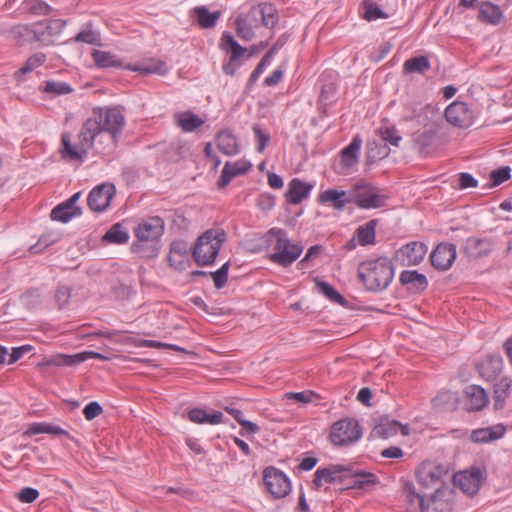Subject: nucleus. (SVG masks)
Instances as JSON below:
<instances>
[{
  "label": "nucleus",
  "mask_w": 512,
  "mask_h": 512,
  "mask_svg": "<svg viewBox=\"0 0 512 512\" xmlns=\"http://www.w3.org/2000/svg\"><path fill=\"white\" fill-rule=\"evenodd\" d=\"M124 126L123 108L119 106L94 108L92 115L83 123L75 145H72L68 133L62 134L63 158L82 161L92 148L95 138L101 133L109 134L113 146L116 147Z\"/></svg>",
  "instance_id": "obj_1"
},
{
  "label": "nucleus",
  "mask_w": 512,
  "mask_h": 512,
  "mask_svg": "<svg viewBox=\"0 0 512 512\" xmlns=\"http://www.w3.org/2000/svg\"><path fill=\"white\" fill-rule=\"evenodd\" d=\"M165 231L164 220L159 216L148 217L134 228L136 240L131 251L141 258H154L160 251V239Z\"/></svg>",
  "instance_id": "obj_2"
},
{
  "label": "nucleus",
  "mask_w": 512,
  "mask_h": 512,
  "mask_svg": "<svg viewBox=\"0 0 512 512\" xmlns=\"http://www.w3.org/2000/svg\"><path fill=\"white\" fill-rule=\"evenodd\" d=\"M393 276L392 263L386 257L364 261L358 267V277L368 291L377 292L386 289Z\"/></svg>",
  "instance_id": "obj_3"
},
{
  "label": "nucleus",
  "mask_w": 512,
  "mask_h": 512,
  "mask_svg": "<svg viewBox=\"0 0 512 512\" xmlns=\"http://www.w3.org/2000/svg\"><path fill=\"white\" fill-rule=\"evenodd\" d=\"M265 240L273 250L269 260L282 267H288L294 263L303 251V246L291 243L287 232L280 228L270 229L265 235Z\"/></svg>",
  "instance_id": "obj_4"
},
{
  "label": "nucleus",
  "mask_w": 512,
  "mask_h": 512,
  "mask_svg": "<svg viewBox=\"0 0 512 512\" xmlns=\"http://www.w3.org/2000/svg\"><path fill=\"white\" fill-rule=\"evenodd\" d=\"M226 239L227 235L223 228H211L202 233L192 250L193 259L197 265H212Z\"/></svg>",
  "instance_id": "obj_5"
},
{
  "label": "nucleus",
  "mask_w": 512,
  "mask_h": 512,
  "mask_svg": "<svg viewBox=\"0 0 512 512\" xmlns=\"http://www.w3.org/2000/svg\"><path fill=\"white\" fill-rule=\"evenodd\" d=\"M388 197L379 193L376 187L369 184H357L350 194L349 202L362 209H376L386 205Z\"/></svg>",
  "instance_id": "obj_6"
},
{
  "label": "nucleus",
  "mask_w": 512,
  "mask_h": 512,
  "mask_svg": "<svg viewBox=\"0 0 512 512\" xmlns=\"http://www.w3.org/2000/svg\"><path fill=\"white\" fill-rule=\"evenodd\" d=\"M448 474V466L434 461H424L416 471V478L423 488L436 490L437 487H446L443 485V478Z\"/></svg>",
  "instance_id": "obj_7"
},
{
  "label": "nucleus",
  "mask_w": 512,
  "mask_h": 512,
  "mask_svg": "<svg viewBox=\"0 0 512 512\" xmlns=\"http://www.w3.org/2000/svg\"><path fill=\"white\" fill-rule=\"evenodd\" d=\"M361 435L358 422L352 418H344L331 426L329 437L335 446H346L357 442Z\"/></svg>",
  "instance_id": "obj_8"
},
{
  "label": "nucleus",
  "mask_w": 512,
  "mask_h": 512,
  "mask_svg": "<svg viewBox=\"0 0 512 512\" xmlns=\"http://www.w3.org/2000/svg\"><path fill=\"white\" fill-rule=\"evenodd\" d=\"M220 47L229 54L228 61L223 64V71L227 75L234 76L236 70L243 64L247 49L239 45L227 32L222 35Z\"/></svg>",
  "instance_id": "obj_9"
},
{
  "label": "nucleus",
  "mask_w": 512,
  "mask_h": 512,
  "mask_svg": "<svg viewBox=\"0 0 512 512\" xmlns=\"http://www.w3.org/2000/svg\"><path fill=\"white\" fill-rule=\"evenodd\" d=\"M263 480L268 492L274 498H283L291 490V484L287 476L275 467L270 466L264 470Z\"/></svg>",
  "instance_id": "obj_10"
},
{
  "label": "nucleus",
  "mask_w": 512,
  "mask_h": 512,
  "mask_svg": "<svg viewBox=\"0 0 512 512\" xmlns=\"http://www.w3.org/2000/svg\"><path fill=\"white\" fill-rule=\"evenodd\" d=\"M483 473L479 468H471L470 470L461 471L453 475V483L463 493L474 496L478 493Z\"/></svg>",
  "instance_id": "obj_11"
},
{
  "label": "nucleus",
  "mask_w": 512,
  "mask_h": 512,
  "mask_svg": "<svg viewBox=\"0 0 512 512\" xmlns=\"http://www.w3.org/2000/svg\"><path fill=\"white\" fill-rule=\"evenodd\" d=\"M351 467L335 464L329 465L325 468H320L315 472L313 485L316 489H319L323 482L324 483H342L348 479V473H350Z\"/></svg>",
  "instance_id": "obj_12"
},
{
  "label": "nucleus",
  "mask_w": 512,
  "mask_h": 512,
  "mask_svg": "<svg viewBox=\"0 0 512 512\" xmlns=\"http://www.w3.org/2000/svg\"><path fill=\"white\" fill-rule=\"evenodd\" d=\"M445 118L451 125L465 129L473 124L474 117L466 103L454 101L445 109Z\"/></svg>",
  "instance_id": "obj_13"
},
{
  "label": "nucleus",
  "mask_w": 512,
  "mask_h": 512,
  "mask_svg": "<svg viewBox=\"0 0 512 512\" xmlns=\"http://www.w3.org/2000/svg\"><path fill=\"white\" fill-rule=\"evenodd\" d=\"M116 193L113 184H101L96 186L88 195L87 203L94 212H103L110 205L111 199Z\"/></svg>",
  "instance_id": "obj_14"
},
{
  "label": "nucleus",
  "mask_w": 512,
  "mask_h": 512,
  "mask_svg": "<svg viewBox=\"0 0 512 512\" xmlns=\"http://www.w3.org/2000/svg\"><path fill=\"white\" fill-rule=\"evenodd\" d=\"M456 259V246L450 243H440L432 251L430 262L439 271L448 270Z\"/></svg>",
  "instance_id": "obj_15"
},
{
  "label": "nucleus",
  "mask_w": 512,
  "mask_h": 512,
  "mask_svg": "<svg viewBox=\"0 0 512 512\" xmlns=\"http://www.w3.org/2000/svg\"><path fill=\"white\" fill-rule=\"evenodd\" d=\"M427 247L422 242H410L401 247L396 252V258L399 259L404 266H413L419 264L425 257Z\"/></svg>",
  "instance_id": "obj_16"
},
{
  "label": "nucleus",
  "mask_w": 512,
  "mask_h": 512,
  "mask_svg": "<svg viewBox=\"0 0 512 512\" xmlns=\"http://www.w3.org/2000/svg\"><path fill=\"white\" fill-rule=\"evenodd\" d=\"M493 241L488 238L469 237L463 245V253L471 258L478 259L487 256L493 249Z\"/></svg>",
  "instance_id": "obj_17"
},
{
  "label": "nucleus",
  "mask_w": 512,
  "mask_h": 512,
  "mask_svg": "<svg viewBox=\"0 0 512 512\" xmlns=\"http://www.w3.org/2000/svg\"><path fill=\"white\" fill-rule=\"evenodd\" d=\"M251 21L257 22L261 18L262 24L267 28H273L279 20L276 8L272 4L263 3L252 7L247 14Z\"/></svg>",
  "instance_id": "obj_18"
},
{
  "label": "nucleus",
  "mask_w": 512,
  "mask_h": 512,
  "mask_svg": "<svg viewBox=\"0 0 512 512\" xmlns=\"http://www.w3.org/2000/svg\"><path fill=\"white\" fill-rule=\"evenodd\" d=\"M89 358H98L102 360L108 359L106 356L92 351H86L82 353H78L73 356L69 355H58L54 358H51L45 362H42L39 364V366H73L75 364H79L81 362H84L85 360Z\"/></svg>",
  "instance_id": "obj_19"
},
{
  "label": "nucleus",
  "mask_w": 512,
  "mask_h": 512,
  "mask_svg": "<svg viewBox=\"0 0 512 512\" xmlns=\"http://www.w3.org/2000/svg\"><path fill=\"white\" fill-rule=\"evenodd\" d=\"M434 512H451L453 509V490L446 487H437L428 500Z\"/></svg>",
  "instance_id": "obj_20"
},
{
  "label": "nucleus",
  "mask_w": 512,
  "mask_h": 512,
  "mask_svg": "<svg viewBox=\"0 0 512 512\" xmlns=\"http://www.w3.org/2000/svg\"><path fill=\"white\" fill-rule=\"evenodd\" d=\"M251 169L250 162L246 160H238L235 162H226L222 170L221 176L217 182L220 189L229 185L231 180L238 176L247 173Z\"/></svg>",
  "instance_id": "obj_21"
},
{
  "label": "nucleus",
  "mask_w": 512,
  "mask_h": 512,
  "mask_svg": "<svg viewBox=\"0 0 512 512\" xmlns=\"http://www.w3.org/2000/svg\"><path fill=\"white\" fill-rule=\"evenodd\" d=\"M313 185L300 180L299 178H293L288 184V190L285 193L287 203L297 205L306 199Z\"/></svg>",
  "instance_id": "obj_22"
},
{
  "label": "nucleus",
  "mask_w": 512,
  "mask_h": 512,
  "mask_svg": "<svg viewBox=\"0 0 512 512\" xmlns=\"http://www.w3.org/2000/svg\"><path fill=\"white\" fill-rule=\"evenodd\" d=\"M502 368L503 360L498 354L488 355L477 365L480 376L488 381L496 379Z\"/></svg>",
  "instance_id": "obj_23"
},
{
  "label": "nucleus",
  "mask_w": 512,
  "mask_h": 512,
  "mask_svg": "<svg viewBox=\"0 0 512 512\" xmlns=\"http://www.w3.org/2000/svg\"><path fill=\"white\" fill-rule=\"evenodd\" d=\"M405 492L410 512H428L430 504H428L424 492H417L411 483H406Z\"/></svg>",
  "instance_id": "obj_24"
},
{
  "label": "nucleus",
  "mask_w": 512,
  "mask_h": 512,
  "mask_svg": "<svg viewBox=\"0 0 512 512\" xmlns=\"http://www.w3.org/2000/svg\"><path fill=\"white\" fill-rule=\"evenodd\" d=\"M399 431H401L403 435L408 434L407 427L402 426L398 421L381 419L372 429L371 435L377 438L387 439L395 436Z\"/></svg>",
  "instance_id": "obj_25"
},
{
  "label": "nucleus",
  "mask_w": 512,
  "mask_h": 512,
  "mask_svg": "<svg viewBox=\"0 0 512 512\" xmlns=\"http://www.w3.org/2000/svg\"><path fill=\"white\" fill-rule=\"evenodd\" d=\"M467 409L470 411L482 410L488 404V396L485 390L478 385H470L465 389Z\"/></svg>",
  "instance_id": "obj_26"
},
{
  "label": "nucleus",
  "mask_w": 512,
  "mask_h": 512,
  "mask_svg": "<svg viewBox=\"0 0 512 512\" xmlns=\"http://www.w3.org/2000/svg\"><path fill=\"white\" fill-rule=\"evenodd\" d=\"M215 141L219 151L225 155H236L240 151L238 140L230 130L220 131L216 135Z\"/></svg>",
  "instance_id": "obj_27"
},
{
  "label": "nucleus",
  "mask_w": 512,
  "mask_h": 512,
  "mask_svg": "<svg viewBox=\"0 0 512 512\" xmlns=\"http://www.w3.org/2000/svg\"><path fill=\"white\" fill-rule=\"evenodd\" d=\"M505 427L501 424L486 428H479L471 433V440L474 443H488L500 439L505 434Z\"/></svg>",
  "instance_id": "obj_28"
},
{
  "label": "nucleus",
  "mask_w": 512,
  "mask_h": 512,
  "mask_svg": "<svg viewBox=\"0 0 512 512\" xmlns=\"http://www.w3.org/2000/svg\"><path fill=\"white\" fill-rule=\"evenodd\" d=\"M348 479H351L350 487L356 489L369 490L379 483L377 476L373 473L351 469L348 473Z\"/></svg>",
  "instance_id": "obj_29"
},
{
  "label": "nucleus",
  "mask_w": 512,
  "mask_h": 512,
  "mask_svg": "<svg viewBox=\"0 0 512 512\" xmlns=\"http://www.w3.org/2000/svg\"><path fill=\"white\" fill-rule=\"evenodd\" d=\"M400 282L408 285L415 292L424 291L428 286L427 278L424 274L417 271L405 270L400 274Z\"/></svg>",
  "instance_id": "obj_30"
},
{
  "label": "nucleus",
  "mask_w": 512,
  "mask_h": 512,
  "mask_svg": "<svg viewBox=\"0 0 512 512\" xmlns=\"http://www.w3.org/2000/svg\"><path fill=\"white\" fill-rule=\"evenodd\" d=\"M362 140L357 135L352 142L341 152V162L344 167H353L358 162V154L361 148Z\"/></svg>",
  "instance_id": "obj_31"
},
{
  "label": "nucleus",
  "mask_w": 512,
  "mask_h": 512,
  "mask_svg": "<svg viewBox=\"0 0 512 512\" xmlns=\"http://www.w3.org/2000/svg\"><path fill=\"white\" fill-rule=\"evenodd\" d=\"M503 17L502 11L498 5L490 2H484L480 6L479 19L491 25H498Z\"/></svg>",
  "instance_id": "obj_32"
},
{
  "label": "nucleus",
  "mask_w": 512,
  "mask_h": 512,
  "mask_svg": "<svg viewBox=\"0 0 512 512\" xmlns=\"http://www.w3.org/2000/svg\"><path fill=\"white\" fill-rule=\"evenodd\" d=\"M431 68L430 60L425 55H420L407 59L403 64L404 74H424Z\"/></svg>",
  "instance_id": "obj_33"
},
{
  "label": "nucleus",
  "mask_w": 512,
  "mask_h": 512,
  "mask_svg": "<svg viewBox=\"0 0 512 512\" xmlns=\"http://www.w3.org/2000/svg\"><path fill=\"white\" fill-rule=\"evenodd\" d=\"M512 381L508 377H503L494 387V409L500 410L505 406L506 399L509 396Z\"/></svg>",
  "instance_id": "obj_34"
},
{
  "label": "nucleus",
  "mask_w": 512,
  "mask_h": 512,
  "mask_svg": "<svg viewBox=\"0 0 512 512\" xmlns=\"http://www.w3.org/2000/svg\"><path fill=\"white\" fill-rule=\"evenodd\" d=\"M345 195L346 192L343 190L327 189L319 194L318 202L321 204L330 202L336 210H343L346 204V200L344 199Z\"/></svg>",
  "instance_id": "obj_35"
},
{
  "label": "nucleus",
  "mask_w": 512,
  "mask_h": 512,
  "mask_svg": "<svg viewBox=\"0 0 512 512\" xmlns=\"http://www.w3.org/2000/svg\"><path fill=\"white\" fill-rule=\"evenodd\" d=\"M188 418L194 423H209L215 425L222 422L223 414L220 411H215L213 414H208L202 409L194 408L189 411Z\"/></svg>",
  "instance_id": "obj_36"
},
{
  "label": "nucleus",
  "mask_w": 512,
  "mask_h": 512,
  "mask_svg": "<svg viewBox=\"0 0 512 512\" xmlns=\"http://www.w3.org/2000/svg\"><path fill=\"white\" fill-rule=\"evenodd\" d=\"M127 68L131 71L139 72L142 74H165L167 71L164 62L159 60H149L146 62L128 65Z\"/></svg>",
  "instance_id": "obj_37"
},
{
  "label": "nucleus",
  "mask_w": 512,
  "mask_h": 512,
  "mask_svg": "<svg viewBox=\"0 0 512 512\" xmlns=\"http://www.w3.org/2000/svg\"><path fill=\"white\" fill-rule=\"evenodd\" d=\"M41 433H47V434H53V435H65L68 438L72 439V437L69 435V433L60 428L59 426L40 422V423H33L29 426V428L26 430L25 435L32 436L37 435Z\"/></svg>",
  "instance_id": "obj_38"
},
{
  "label": "nucleus",
  "mask_w": 512,
  "mask_h": 512,
  "mask_svg": "<svg viewBox=\"0 0 512 512\" xmlns=\"http://www.w3.org/2000/svg\"><path fill=\"white\" fill-rule=\"evenodd\" d=\"M377 223L378 221L376 219H372L357 228L356 236L360 245L366 246L375 243V230Z\"/></svg>",
  "instance_id": "obj_39"
},
{
  "label": "nucleus",
  "mask_w": 512,
  "mask_h": 512,
  "mask_svg": "<svg viewBox=\"0 0 512 512\" xmlns=\"http://www.w3.org/2000/svg\"><path fill=\"white\" fill-rule=\"evenodd\" d=\"M177 124L185 132H192L203 125L204 121L191 111L182 112L176 115Z\"/></svg>",
  "instance_id": "obj_40"
},
{
  "label": "nucleus",
  "mask_w": 512,
  "mask_h": 512,
  "mask_svg": "<svg viewBox=\"0 0 512 512\" xmlns=\"http://www.w3.org/2000/svg\"><path fill=\"white\" fill-rule=\"evenodd\" d=\"M103 241L114 244H125L129 241V233L121 223H116L103 236Z\"/></svg>",
  "instance_id": "obj_41"
},
{
  "label": "nucleus",
  "mask_w": 512,
  "mask_h": 512,
  "mask_svg": "<svg viewBox=\"0 0 512 512\" xmlns=\"http://www.w3.org/2000/svg\"><path fill=\"white\" fill-rule=\"evenodd\" d=\"M81 209H73L65 202L52 209L50 217L53 221L67 223L74 216L80 215Z\"/></svg>",
  "instance_id": "obj_42"
},
{
  "label": "nucleus",
  "mask_w": 512,
  "mask_h": 512,
  "mask_svg": "<svg viewBox=\"0 0 512 512\" xmlns=\"http://www.w3.org/2000/svg\"><path fill=\"white\" fill-rule=\"evenodd\" d=\"M45 61H46V55L43 53H36V54L32 55L31 57H29L27 59L25 64L15 72V74H14L15 79L17 81H22L24 75L32 72L39 66L43 65Z\"/></svg>",
  "instance_id": "obj_43"
},
{
  "label": "nucleus",
  "mask_w": 512,
  "mask_h": 512,
  "mask_svg": "<svg viewBox=\"0 0 512 512\" xmlns=\"http://www.w3.org/2000/svg\"><path fill=\"white\" fill-rule=\"evenodd\" d=\"M194 13L197 15L198 23L202 28H213L221 16L220 11L210 13L205 6L194 8Z\"/></svg>",
  "instance_id": "obj_44"
},
{
  "label": "nucleus",
  "mask_w": 512,
  "mask_h": 512,
  "mask_svg": "<svg viewBox=\"0 0 512 512\" xmlns=\"http://www.w3.org/2000/svg\"><path fill=\"white\" fill-rule=\"evenodd\" d=\"M188 253L187 243L184 241H174L171 244L170 253L168 255V261L171 266L177 267Z\"/></svg>",
  "instance_id": "obj_45"
},
{
  "label": "nucleus",
  "mask_w": 512,
  "mask_h": 512,
  "mask_svg": "<svg viewBox=\"0 0 512 512\" xmlns=\"http://www.w3.org/2000/svg\"><path fill=\"white\" fill-rule=\"evenodd\" d=\"M93 60L99 68L119 67L121 62L110 52L94 50L92 53Z\"/></svg>",
  "instance_id": "obj_46"
},
{
  "label": "nucleus",
  "mask_w": 512,
  "mask_h": 512,
  "mask_svg": "<svg viewBox=\"0 0 512 512\" xmlns=\"http://www.w3.org/2000/svg\"><path fill=\"white\" fill-rule=\"evenodd\" d=\"M435 131H424L414 138V145L420 153H428L434 146Z\"/></svg>",
  "instance_id": "obj_47"
},
{
  "label": "nucleus",
  "mask_w": 512,
  "mask_h": 512,
  "mask_svg": "<svg viewBox=\"0 0 512 512\" xmlns=\"http://www.w3.org/2000/svg\"><path fill=\"white\" fill-rule=\"evenodd\" d=\"M458 403V396L456 393L444 391L440 392L434 399L433 404L443 410L454 409Z\"/></svg>",
  "instance_id": "obj_48"
},
{
  "label": "nucleus",
  "mask_w": 512,
  "mask_h": 512,
  "mask_svg": "<svg viewBox=\"0 0 512 512\" xmlns=\"http://www.w3.org/2000/svg\"><path fill=\"white\" fill-rule=\"evenodd\" d=\"M362 6L364 9L363 18L366 21H373L380 18H388V14H386L376 3L371 0H364L362 2Z\"/></svg>",
  "instance_id": "obj_49"
},
{
  "label": "nucleus",
  "mask_w": 512,
  "mask_h": 512,
  "mask_svg": "<svg viewBox=\"0 0 512 512\" xmlns=\"http://www.w3.org/2000/svg\"><path fill=\"white\" fill-rule=\"evenodd\" d=\"M316 284L319 291L332 302L338 303L341 306H345L347 304V300L327 282L316 281Z\"/></svg>",
  "instance_id": "obj_50"
},
{
  "label": "nucleus",
  "mask_w": 512,
  "mask_h": 512,
  "mask_svg": "<svg viewBox=\"0 0 512 512\" xmlns=\"http://www.w3.org/2000/svg\"><path fill=\"white\" fill-rule=\"evenodd\" d=\"M91 23L87 25V28L80 31L75 37V42H82L91 45H100V34L91 28Z\"/></svg>",
  "instance_id": "obj_51"
},
{
  "label": "nucleus",
  "mask_w": 512,
  "mask_h": 512,
  "mask_svg": "<svg viewBox=\"0 0 512 512\" xmlns=\"http://www.w3.org/2000/svg\"><path fill=\"white\" fill-rule=\"evenodd\" d=\"M25 9L32 15H48L52 8L42 0H25Z\"/></svg>",
  "instance_id": "obj_52"
},
{
  "label": "nucleus",
  "mask_w": 512,
  "mask_h": 512,
  "mask_svg": "<svg viewBox=\"0 0 512 512\" xmlns=\"http://www.w3.org/2000/svg\"><path fill=\"white\" fill-rule=\"evenodd\" d=\"M248 19L239 16L235 20L237 35L245 41H250L254 37L253 26L248 23Z\"/></svg>",
  "instance_id": "obj_53"
},
{
  "label": "nucleus",
  "mask_w": 512,
  "mask_h": 512,
  "mask_svg": "<svg viewBox=\"0 0 512 512\" xmlns=\"http://www.w3.org/2000/svg\"><path fill=\"white\" fill-rule=\"evenodd\" d=\"M388 154L389 148L386 145H379L376 142H370L367 145V158L369 162L383 159Z\"/></svg>",
  "instance_id": "obj_54"
},
{
  "label": "nucleus",
  "mask_w": 512,
  "mask_h": 512,
  "mask_svg": "<svg viewBox=\"0 0 512 512\" xmlns=\"http://www.w3.org/2000/svg\"><path fill=\"white\" fill-rule=\"evenodd\" d=\"M32 42L40 43L41 45H49L52 43L50 35H48L43 22L32 25Z\"/></svg>",
  "instance_id": "obj_55"
},
{
  "label": "nucleus",
  "mask_w": 512,
  "mask_h": 512,
  "mask_svg": "<svg viewBox=\"0 0 512 512\" xmlns=\"http://www.w3.org/2000/svg\"><path fill=\"white\" fill-rule=\"evenodd\" d=\"M44 91L46 93L55 94V95H64L68 94L72 91V88L69 84L65 82H57V81H46Z\"/></svg>",
  "instance_id": "obj_56"
},
{
  "label": "nucleus",
  "mask_w": 512,
  "mask_h": 512,
  "mask_svg": "<svg viewBox=\"0 0 512 512\" xmlns=\"http://www.w3.org/2000/svg\"><path fill=\"white\" fill-rule=\"evenodd\" d=\"M229 262H226L215 272H210L209 275L213 278L214 285L217 289L223 288L228 280Z\"/></svg>",
  "instance_id": "obj_57"
},
{
  "label": "nucleus",
  "mask_w": 512,
  "mask_h": 512,
  "mask_svg": "<svg viewBox=\"0 0 512 512\" xmlns=\"http://www.w3.org/2000/svg\"><path fill=\"white\" fill-rule=\"evenodd\" d=\"M510 168L508 166L501 167L497 170H493L490 173L491 187L498 186L510 178Z\"/></svg>",
  "instance_id": "obj_58"
},
{
  "label": "nucleus",
  "mask_w": 512,
  "mask_h": 512,
  "mask_svg": "<svg viewBox=\"0 0 512 512\" xmlns=\"http://www.w3.org/2000/svg\"><path fill=\"white\" fill-rule=\"evenodd\" d=\"M379 135L384 142L390 143L391 145L396 147L399 145V142L401 141V137L398 135L397 130L394 127L381 128L379 130Z\"/></svg>",
  "instance_id": "obj_59"
},
{
  "label": "nucleus",
  "mask_w": 512,
  "mask_h": 512,
  "mask_svg": "<svg viewBox=\"0 0 512 512\" xmlns=\"http://www.w3.org/2000/svg\"><path fill=\"white\" fill-rule=\"evenodd\" d=\"M67 24L66 20L63 19H53L44 23V27L47 30L48 35L52 39L54 36L59 35Z\"/></svg>",
  "instance_id": "obj_60"
},
{
  "label": "nucleus",
  "mask_w": 512,
  "mask_h": 512,
  "mask_svg": "<svg viewBox=\"0 0 512 512\" xmlns=\"http://www.w3.org/2000/svg\"><path fill=\"white\" fill-rule=\"evenodd\" d=\"M421 107H423V106L416 102L407 103L404 106V110L406 111V115L404 117L405 120L406 121H412V120L419 121L422 118Z\"/></svg>",
  "instance_id": "obj_61"
},
{
  "label": "nucleus",
  "mask_w": 512,
  "mask_h": 512,
  "mask_svg": "<svg viewBox=\"0 0 512 512\" xmlns=\"http://www.w3.org/2000/svg\"><path fill=\"white\" fill-rule=\"evenodd\" d=\"M253 132L256 138V141L258 142L257 151L263 152L265 147L267 146L270 136L266 132H264L261 127L257 124L253 126Z\"/></svg>",
  "instance_id": "obj_62"
},
{
  "label": "nucleus",
  "mask_w": 512,
  "mask_h": 512,
  "mask_svg": "<svg viewBox=\"0 0 512 512\" xmlns=\"http://www.w3.org/2000/svg\"><path fill=\"white\" fill-rule=\"evenodd\" d=\"M32 25H17L12 29V33L17 38L32 42Z\"/></svg>",
  "instance_id": "obj_63"
},
{
  "label": "nucleus",
  "mask_w": 512,
  "mask_h": 512,
  "mask_svg": "<svg viewBox=\"0 0 512 512\" xmlns=\"http://www.w3.org/2000/svg\"><path fill=\"white\" fill-rule=\"evenodd\" d=\"M103 408L102 406L94 401L90 402L86 407L84 408L83 414L87 420H92L102 414Z\"/></svg>",
  "instance_id": "obj_64"
}]
</instances>
